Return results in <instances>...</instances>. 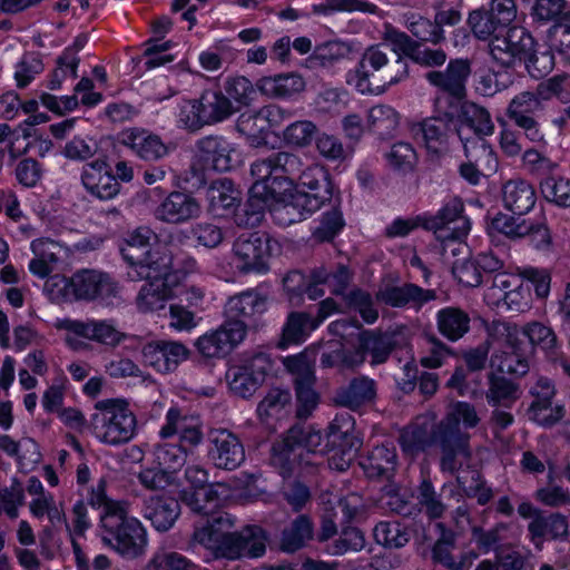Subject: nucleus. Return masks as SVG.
Returning <instances> with one entry per match:
<instances>
[{
    "label": "nucleus",
    "instance_id": "nucleus-27",
    "mask_svg": "<svg viewBox=\"0 0 570 570\" xmlns=\"http://www.w3.org/2000/svg\"><path fill=\"white\" fill-rule=\"evenodd\" d=\"M531 542L539 550L546 540L564 541L569 537V522L566 515L559 512H541L528 524Z\"/></svg>",
    "mask_w": 570,
    "mask_h": 570
},
{
    "label": "nucleus",
    "instance_id": "nucleus-41",
    "mask_svg": "<svg viewBox=\"0 0 570 570\" xmlns=\"http://www.w3.org/2000/svg\"><path fill=\"white\" fill-rule=\"evenodd\" d=\"M198 100L205 126L223 122L236 114V107L222 90H205Z\"/></svg>",
    "mask_w": 570,
    "mask_h": 570
},
{
    "label": "nucleus",
    "instance_id": "nucleus-51",
    "mask_svg": "<svg viewBox=\"0 0 570 570\" xmlns=\"http://www.w3.org/2000/svg\"><path fill=\"white\" fill-rule=\"evenodd\" d=\"M543 198L559 207H570V179L549 175L540 183Z\"/></svg>",
    "mask_w": 570,
    "mask_h": 570
},
{
    "label": "nucleus",
    "instance_id": "nucleus-33",
    "mask_svg": "<svg viewBox=\"0 0 570 570\" xmlns=\"http://www.w3.org/2000/svg\"><path fill=\"white\" fill-rule=\"evenodd\" d=\"M470 75V66L466 60L451 61L445 71H431L426 75L429 82L450 96L461 99L465 92V82Z\"/></svg>",
    "mask_w": 570,
    "mask_h": 570
},
{
    "label": "nucleus",
    "instance_id": "nucleus-19",
    "mask_svg": "<svg viewBox=\"0 0 570 570\" xmlns=\"http://www.w3.org/2000/svg\"><path fill=\"white\" fill-rule=\"evenodd\" d=\"M207 456L215 468L233 471L245 461V449L236 434L216 429L208 434Z\"/></svg>",
    "mask_w": 570,
    "mask_h": 570
},
{
    "label": "nucleus",
    "instance_id": "nucleus-4",
    "mask_svg": "<svg viewBox=\"0 0 570 570\" xmlns=\"http://www.w3.org/2000/svg\"><path fill=\"white\" fill-rule=\"evenodd\" d=\"M351 275L348 269L341 265L334 272L325 267L315 268L307 277L302 272H289L283 281L285 291L291 296L306 294L309 299H317L325 294L326 287L332 294L345 296L350 307L357 311L367 324L377 320V311L373 306L370 294L355 289L345 295Z\"/></svg>",
    "mask_w": 570,
    "mask_h": 570
},
{
    "label": "nucleus",
    "instance_id": "nucleus-13",
    "mask_svg": "<svg viewBox=\"0 0 570 570\" xmlns=\"http://www.w3.org/2000/svg\"><path fill=\"white\" fill-rule=\"evenodd\" d=\"M147 279L137 296V307L144 313H157L165 309L166 303L180 294V287L175 283L176 273L173 264L167 265L158 275H142Z\"/></svg>",
    "mask_w": 570,
    "mask_h": 570
},
{
    "label": "nucleus",
    "instance_id": "nucleus-49",
    "mask_svg": "<svg viewBox=\"0 0 570 570\" xmlns=\"http://www.w3.org/2000/svg\"><path fill=\"white\" fill-rule=\"evenodd\" d=\"M436 529L440 532L439 538L434 542L431 550V559L433 563L441 564L449 570L454 567V556L452 550L455 548V533L448 529L444 523H436Z\"/></svg>",
    "mask_w": 570,
    "mask_h": 570
},
{
    "label": "nucleus",
    "instance_id": "nucleus-52",
    "mask_svg": "<svg viewBox=\"0 0 570 570\" xmlns=\"http://www.w3.org/2000/svg\"><path fill=\"white\" fill-rule=\"evenodd\" d=\"M255 89L256 85L244 76L228 78L224 83V94L236 107V112L254 100Z\"/></svg>",
    "mask_w": 570,
    "mask_h": 570
},
{
    "label": "nucleus",
    "instance_id": "nucleus-31",
    "mask_svg": "<svg viewBox=\"0 0 570 570\" xmlns=\"http://www.w3.org/2000/svg\"><path fill=\"white\" fill-rule=\"evenodd\" d=\"M458 136L462 142H470L473 138L490 136L494 131V125L487 109L475 104H464Z\"/></svg>",
    "mask_w": 570,
    "mask_h": 570
},
{
    "label": "nucleus",
    "instance_id": "nucleus-18",
    "mask_svg": "<svg viewBox=\"0 0 570 570\" xmlns=\"http://www.w3.org/2000/svg\"><path fill=\"white\" fill-rule=\"evenodd\" d=\"M532 36L522 27H512L504 33L499 31L490 42V53L503 66L522 62L533 49Z\"/></svg>",
    "mask_w": 570,
    "mask_h": 570
},
{
    "label": "nucleus",
    "instance_id": "nucleus-25",
    "mask_svg": "<svg viewBox=\"0 0 570 570\" xmlns=\"http://www.w3.org/2000/svg\"><path fill=\"white\" fill-rule=\"evenodd\" d=\"M435 415L431 412L417 415L404 426L399 435L402 451L409 455H417L434 445Z\"/></svg>",
    "mask_w": 570,
    "mask_h": 570
},
{
    "label": "nucleus",
    "instance_id": "nucleus-36",
    "mask_svg": "<svg viewBox=\"0 0 570 570\" xmlns=\"http://www.w3.org/2000/svg\"><path fill=\"white\" fill-rule=\"evenodd\" d=\"M376 396V384L367 376L353 379L348 385L336 390L333 401L336 405L357 410L362 405L372 402Z\"/></svg>",
    "mask_w": 570,
    "mask_h": 570
},
{
    "label": "nucleus",
    "instance_id": "nucleus-26",
    "mask_svg": "<svg viewBox=\"0 0 570 570\" xmlns=\"http://www.w3.org/2000/svg\"><path fill=\"white\" fill-rule=\"evenodd\" d=\"M200 203L190 194L171 191L155 209V217L169 224H183L199 217Z\"/></svg>",
    "mask_w": 570,
    "mask_h": 570
},
{
    "label": "nucleus",
    "instance_id": "nucleus-64",
    "mask_svg": "<svg viewBox=\"0 0 570 570\" xmlns=\"http://www.w3.org/2000/svg\"><path fill=\"white\" fill-rule=\"evenodd\" d=\"M406 26L412 35L422 41L439 43L444 39V31L435 20L431 21L422 16L412 14L407 18Z\"/></svg>",
    "mask_w": 570,
    "mask_h": 570
},
{
    "label": "nucleus",
    "instance_id": "nucleus-48",
    "mask_svg": "<svg viewBox=\"0 0 570 570\" xmlns=\"http://www.w3.org/2000/svg\"><path fill=\"white\" fill-rule=\"evenodd\" d=\"M266 299L255 292H244L233 296L226 304V312L232 317L254 316L266 311Z\"/></svg>",
    "mask_w": 570,
    "mask_h": 570
},
{
    "label": "nucleus",
    "instance_id": "nucleus-58",
    "mask_svg": "<svg viewBox=\"0 0 570 570\" xmlns=\"http://www.w3.org/2000/svg\"><path fill=\"white\" fill-rule=\"evenodd\" d=\"M417 500L430 519H440L446 511L441 493H438L430 479H423L417 488Z\"/></svg>",
    "mask_w": 570,
    "mask_h": 570
},
{
    "label": "nucleus",
    "instance_id": "nucleus-1",
    "mask_svg": "<svg viewBox=\"0 0 570 570\" xmlns=\"http://www.w3.org/2000/svg\"><path fill=\"white\" fill-rule=\"evenodd\" d=\"M298 156L279 151L250 165L252 186L243 209L235 214L240 227L261 224L268 210L279 226L302 222L320 209L333 194L327 169L315 163L298 175L299 191L293 176L301 168Z\"/></svg>",
    "mask_w": 570,
    "mask_h": 570
},
{
    "label": "nucleus",
    "instance_id": "nucleus-15",
    "mask_svg": "<svg viewBox=\"0 0 570 570\" xmlns=\"http://www.w3.org/2000/svg\"><path fill=\"white\" fill-rule=\"evenodd\" d=\"M196 156L217 171H229L243 165L240 146L223 136H207L196 144Z\"/></svg>",
    "mask_w": 570,
    "mask_h": 570
},
{
    "label": "nucleus",
    "instance_id": "nucleus-61",
    "mask_svg": "<svg viewBox=\"0 0 570 570\" xmlns=\"http://www.w3.org/2000/svg\"><path fill=\"white\" fill-rule=\"evenodd\" d=\"M471 480L465 475L458 474L456 483L469 498H476L480 505L488 504L493 498L492 489L485 485L481 473L478 470L470 471Z\"/></svg>",
    "mask_w": 570,
    "mask_h": 570
},
{
    "label": "nucleus",
    "instance_id": "nucleus-39",
    "mask_svg": "<svg viewBox=\"0 0 570 570\" xmlns=\"http://www.w3.org/2000/svg\"><path fill=\"white\" fill-rule=\"evenodd\" d=\"M206 199L213 214L224 215L239 205L242 193L230 179L219 178L208 186Z\"/></svg>",
    "mask_w": 570,
    "mask_h": 570
},
{
    "label": "nucleus",
    "instance_id": "nucleus-53",
    "mask_svg": "<svg viewBox=\"0 0 570 570\" xmlns=\"http://www.w3.org/2000/svg\"><path fill=\"white\" fill-rule=\"evenodd\" d=\"M532 17L538 21H553V26L562 24L570 21V6L564 0H535Z\"/></svg>",
    "mask_w": 570,
    "mask_h": 570
},
{
    "label": "nucleus",
    "instance_id": "nucleus-29",
    "mask_svg": "<svg viewBox=\"0 0 570 570\" xmlns=\"http://www.w3.org/2000/svg\"><path fill=\"white\" fill-rule=\"evenodd\" d=\"M451 116L452 112L445 111L443 117L426 118L413 126L414 136L422 140L431 155H440L446 150Z\"/></svg>",
    "mask_w": 570,
    "mask_h": 570
},
{
    "label": "nucleus",
    "instance_id": "nucleus-46",
    "mask_svg": "<svg viewBox=\"0 0 570 570\" xmlns=\"http://www.w3.org/2000/svg\"><path fill=\"white\" fill-rule=\"evenodd\" d=\"M520 394V387L514 382L493 372L489 374V389L485 397L491 406L511 407Z\"/></svg>",
    "mask_w": 570,
    "mask_h": 570
},
{
    "label": "nucleus",
    "instance_id": "nucleus-2",
    "mask_svg": "<svg viewBox=\"0 0 570 570\" xmlns=\"http://www.w3.org/2000/svg\"><path fill=\"white\" fill-rule=\"evenodd\" d=\"M55 327L65 331V340L72 348H78L86 342H95L111 347L122 345L126 351L140 352L142 356H187L188 354L187 348L176 341L151 335L125 334L118 330L114 320L57 318Z\"/></svg>",
    "mask_w": 570,
    "mask_h": 570
},
{
    "label": "nucleus",
    "instance_id": "nucleus-55",
    "mask_svg": "<svg viewBox=\"0 0 570 570\" xmlns=\"http://www.w3.org/2000/svg\"><path fill=\"white\" fill-rule=\"evenodd\" d=\"M345 222L341 210L333 208L321 215L317 225L312 230V238L323 243L334 239L344 228Z\"/></svg>",
    "mask_w": 570,
    "mask_h": 570
},
{
    "label": "nucleus",
    "instance_id": "nucleus-32",
    "mask_svg": "<svg viewBox=\"0 0 570 570\" xmlns=\"http://www.w3.org/2000/svg\"><path fill=\"white\" fill-rule=\"evenodd\" d=\"M118 141L141 159L154 160L167 154V147L159 137L144 129H124L118 136Z\"/></svg>",
    "mask_w": 570,
    "mask_h": 570
},
{
    "label": "nucleus",
    "instance_id": "nucleus-45",
    "mask_svg": "<svg viewBox=\"0 0 570 570\" xmlns=\"http://www.w3.org/2000/svg\"><path fill=\"white\" fill-rule=\"evenodd\" d=\"M326 436L328 446H361V440L355 433V420L347 412L335 415L328 425Z\"/></svg>",
    "mask_w": 570,
    "mask_h": 570
},
{
    "label": "nucleus",
    "instance_id": "nucleus-8",
    "mask_svg": "<svg viewBox=\"0 0 570 570\" xmlns=\"http://www.w3.org/2000/svg\"><path fill=\"white\" fill-rule=\"evenodd\" d=\"M148 227H139L128 234L120 246L124 259L128 264V277L139 281L142 275H158L167 265L173 264V255L166 245L149 248L155 238Z\"/></svg>",
    "mask_w": 570,
    "mask_h": 570
},
{
    "label": "nucleus",
    "instance_id": "nucleus-38",
    "mask_svg": "<svg viewBox=\"0 0 570 570\" xmlns=\"http://www.w3.org/2000/svg\"><path fill=\"white\" fill-rule=\"evenodd\" d=\"M502 202L510 212L517 215H524L535 205V190L524 179H512L502 187Z\"/></svg>",
    "mask_w": 570,
    "mask_h": 570
},
{
    "label": "nucleus",
    "instance_id": "nucleus-63",
    "mask_svg": "<svg viewBox=\"0 0 570 570\" xmlns=\"http://www.w3.org/2000/svg\"><path fill=\"white\" fill-rule=\"evenodd\" d=\"M399 125V115L394 108L386 105L372 107L367 114V127L379 134H387Z\"/></svg>",
    "mask_w": 570,
    "mask_h": 570
},
{
    "label": "nucleus",
    "instance_id": "nucleus-21",
    "mask_svg": "<svg viewBox=\"0 0 570 570\" xmlns=\"http://www.w3.org/2000/svg\"><path fill=\"white\" fill-rule=\"evenodd\" d=\"M33 257L28 264L29 272L40 278H47L60 264L72 255V249L55 239L39 237L30 243Z\"/></svg>",
    "mask_w": 570,
    "mask_h": 570
},
{
    "label": "nucleus",
    "instance_id": "nucleus-20",
    "mask_svg": "<svg viewBox=\"0 0 570 570\" xmlns=\"http://www.w3.org/2000/svg\"><path fill=\"white\" fill-rule=\"evenodd\" d=\"M299 449L289 440L287 432L282 440L273 443L269 463L284 480L302 475L304 472L311 473L317 466L318 462L303 456Z\"/></svg>",
    "mask_w": 570,
    "mask_h": 570
},
{
    "label": "nucleus",
    "instance_id": "nucleus-3",
    "mask_svg": "<svg viewBox=\"0 0 570 570\" xmlns=\"http://www.w3.org/2000/svg\"><path fill=\"white\" fill-rule=\"evenodd\" d=\"M208 522L193 533V539L208 549L215 559L235 561L265 554L268 535L262 527L252 524L230 531L235 519L229 513L214 514Z\"/></svg>",
    "mask_w": 570,
    "mask_h": 570
},
{
    "label": "nucleus",
    "instance_id": "nucleus-40",
    "mask_svg": "<svg viewBox=\"0 0 570 570\" xmlns=\"http://www.w3.org/2000/svg\"><path fill=\"white\" fill-rule=\"evenodd\" d=\"M320 326L313 316L303 312H292L283 326L278 346L285 350L304 343Z\"/></svg>",
    "mask_w": 570,
    "mask_h": 570
},
{
    "label": "nucleus",
    "instance_id": "nucleus-14",
    "mask_svg": "<svg viewBox=\"0 0 570 570\" xmlns=\"http://www.w3.org/2000/svg\"><path fill=\"white\" fill-rule=\"evenodd\" d=\"M286 119V111L277 105H267L256 111L240 114L236 128L245 136L250 145L267 144L271 132L278 128Z\"/></svg>",
    "mask_w": 570,
    "mask_h": 570
},
{
    "label": "nucleus",
    "instance_id": "nucleus-44",
    "mask_svg": "<svg viewBox=\"0 0 570 570\" xmlns=\"http://www.w3.org/2000/svg\"><path fill=\"white\" fill-rule=\"evenodd\" d=\"M396 65L397 69L395 73L384 85L373 86L372 82L370 81V71L361 68V66H358L354 73L350 75L347 81L351 86L355 87V89L363 95H381L385 92L389 87L403 81L407 77V63H405L402 59H399L396 61Z\"/></svg>",
    "mask_w": 570,
    "mask_h": 570
},
{
    "label": "nucleus",
    "instance_id": "nucleus-10",
    "mask_svg": "<svg viewBox=\"0 0 570 570\" xmlns=\"http://www.w3.org/2000/svg\"><path fill=\"white\" fill-rule=\"evenodd\" d=\"M471 435L455 424L454 419L442 417L435 421L434 445L440 450V470L458 474L472 459Z\"/></svg>",
    "mask_w": 570,
    "mask_h": 570
},
{
    "label": "nucleus",
    "instance_id": "nucleus-12",
    "mask_svg": "<svg viewBox=\"0 0 570 570\" xmlns=\"http://www.w3.org/2000/svg\"><path fill=\"white\" fill-rule=\"evenodd\" d=\"M277 243L258 233L240 235L233 245V264L239 273L264 274Z\"/></svg>",
    "mask_w": 570,
    "mask_h": 570
},
{
    "label": "nucleus",
    "instance_id": "nucleus-30",
    "mask_svg": "<svg viewBox=\"0 0 570 570\" xmlns=\"http://www.w3.org/2000/svg\"><path fill=\"white\" fill-rule=\"evenodd\" d=\"M239 363L232 364L226 372L230 391L243 397H250L265 380L263 370H255L248 358H236Z\"/></svg>",
    "mask_w": 570,
    "mask_h": 570
},
{
    "label": "nucleus",
    "instance_id": "nucleus-23",
    "mask_svg": "<svg viewBox=\"0 0 570 570\" xmlns=\"http://www.w3.org/2000/svg\"><path fill=\"white\" fill-rule=\"evenodd\" d=\"M81 184L91 196L101 200L112 199L120 191L119 181H117L111 166L105 158L83 165Z\"/></svg>",
    "mask_w": 570,
    "mask_h": 570
},
{
    "label": "nucleus",
    "instance_id": "nucleus-9",
    "mask_svg": "<svg viewBox=\"0 0 570 570\" xmlns=\"http://www.w3.org/2000/svg\"><path fill=\"white\" fill-rule=\"evenodd\" d=\"M90 428L100 441L116 445L134 438L137 421L125 400L107 399L95 404Z\"/></svg>",
    "mask_w": 570,
    "mask_h": 570
},
{
    "label": "nucleus",
    "instance_id": "nucleus-17",
    "mask_svg": "<svg viewBox=\"0 0 570 570\" xmlns=\"http://www.w3.org/2000/svg\"><path fill=\"white\" fill-rule=\"evenodd\" d=\"M567 81V77L556 76L541 82L534 92L523 91L517 95L509 105V117L515 122L527 124L528 119L534 118L533 116L543 108L544 101L561 94Z\"/></svg>",
    "mask_w": 570,
    "mask_h": 570
},
{
    "label": "nucleus",
    "instance_id": "nucleus-7",
    "mask_svg": "<svg viewBox=\"0 0 570 570\" xmlns=\"http://www.w3.org/2000/svg\"><path fill=\"white\" fill-rule=\"evenodd\" d=\"M100 529L104 543L122 557L135 559L145 552L146 530L121 504L100 513Z\"/></svg>",
    "mask_w": 570,
    "mask_h": 570
},
{
    "label": "nucleus",
    "instance_id": "nucleus-54",
    "mask_svg": "<svg viewBox=\"0 0 570 570\" xmlns=\"http://www.w3.org/2000/svg\"><path fill=\"white\" fill-rule=\"evenodd\" d=\"M289 440H293L296 445L301 449L303 456L309 460L316 458L317 449L322 444V434L320 431H315L311 426H304L295 424L287 430Z\"/></svg>",
    "mask_w": 570,
    "mask_h": 570
},
{
    "label": "nucleus",
    "instance_id": "nucleus-50",
    "mask_svg": "<svg viewBox=\"0 0 570 570\" xmlns=\"http://www.w3.org/2000/svg\"><path fill=\"white\" fill-rule=\"evenodd\" d=\"M468 159H473L485 175L497 171L499 161L495 153L483 138H473L470 142H462Z\"/></svg>",
    "mask_w": 570,
    "mask_h": 570
},
{
    "label": "nucleus",
    "instance_id": "nucleus-37",
    "mask_svg": "<svg viewBox=\"0 0 570 570\" xmlns=\"http://www.w3.org/2000/svg\"><path fill=\"white\" fill-rule=\"evenodd\" d=\"M142 513L157 531L165 532L179 517L180 504L170 497H151L145 502Z\"/></svg>",
    "mask_w": 570,
    "mask_h": 570
},
{
    "label": "nucleus",
    "instance_id": "nucleus-56",
    "mask_svg": "<svg viewBox=\"0 0 570 570\" xmlns=\"http://www.w3.org/2000/svg\"><path fill=\"white\" fill-rule=\"evenodd\" d=\"M518 215V217L510 216L508 214H498L493 217L490 224V229L500 234H503L510 238H520L532 228V222Z\"/></svg>",
    "mask_w": 570,
    "mask_h": 570
},
{
    "label": "nucleus",
    "instance_id": "nucleus-11",
    "mask_svg": "<svg viewBox=\"0 0 570 570\" xmlns=\"http://www.w3.org/2000/svg\"><path fill=\"white\" fill-rule=\"evenodd\" d=\"M462 212V202L452 197L443 204L438 214L420 215V220L425 229L432 230L441 242H450L448 246L451 247V253L454 256L464 254L468 249L465 244L456 242L468 235L471 228L469 218L463 216Z\"/></svg>",
    "mask_w": 570,
    "mask_h": 570
},
{
    "label": "nucleus",
    "instance_id": "nucleus-16",
    "mask_svg": "<svg viewBox=\"0 0 570 570\" xmlns=\"http://www.w3.org/2000/svg\"><path fill=\"white\" fill-rule=\"evenodd\" d=\"M283 363L293 375L297 401L296 416L307 419L318 403V394L314 390V362L312 358H283Z\"/></svg>",
    "mask_w": 570,
    "mask_h": 570
},
{
    "label": "nucleus",
    "instance_id": "nucleus-24",
    "mask_svg": "<svg viewBox=\"0 0 570 570\" xmlns=\"http://www.w3.org/2000/svg\"><path fill=\"white\" fill-rule=\"evenodd\" d=\"M75 301L99 299L110 304L118 293L117 284L101 272L83 269L73 274Z\"/></svg>",
    "mask_w": 570,
    "mask_h": 570
},
{
    "label": "nucleus",
    "instance_id": "nucleus-60",
    "mask_svg": "<svg viewBox=\"0 0 570 570\" xmlns=\"http://www.w3.org/2000/svg\"><path fill=\"white\" fill-rule=\"evenodd\" d=\"M187 452L178 444H158L155 448L156 463L171 472L173 475L186 463Z\"/></svg>",
    "mask_w": 570,
    "mask_h": 570
},
{
    "label": "nucleus",
    "instance_id": "nucleus-47",
    "mask_svg": "<svg viewBox=\"0 0 570 570\" xmlns=\"http://www.w3.org/2000/svg\"><path fill=\"white\" fill-rule=\"evenodd\" d=\"M435 298V293L431 289H423L413 284H406L401 287H394L383 293L382 299L396 307L414 303L417 306Z\"/></svg>",
    "mask_w": 570,
    "mask_h": 570
},
{
    "label": "nucleus",
    "instance_id": "nucleus-43",
    "mask_svg": "<svg viewBox=\"0 0 570 570\" xmlns=\"http://www.w3.org/2000/svg\"><path fill=\"white\" fill-rule=\"evenodd\" d=\"M470 316L459 307H444L436 313L439 332L449 341L456 342L470 330Z\"/></svg>",
    "mask_w": 570,
    "mask_h": 570
},
{
    "label": "nucleus",
    "instance_id": "nucleus-5",
    "mask_svg": "<svg viewBox=\"0 0 570 570\" xmlns=\"http://www.w3.org/2000/svg\"><path fill=\"white\" fill-rule=\"evenodd\" d=\"M524 282L533 285L538 298L549 296L550 272L546 268L529 266L519 267L515 273H497L492 284L484 291L483 301L491 308L523 313L532 305V294Z\"/></svg>",
    "mask_w": 570,
    "mask_h": 570
},
{
    "label": "nucleus",
    "instance_id": "nucleus-42",
    "mask_svg": "<svg viewBox=\"0 0 570 570\" xmlns=\"http://www.w3.org/2000/svg\"><path fill=\"white\" fill-rule=\"evenodd\" d=\"M314 538V523L307 514L297 515L282 531L279 548L284 552H296Z\"/></svg>",
    "mask_w": 570,
    "mask_h": 570
},
{
    "label": "nucleus",
    "instance_id": "nucleus-28",
    "mask_svg": "<svg viewBox=\"0 0 570 570\" xmlns=\"http://www.w3.org/2000/svg\"><path fill=\"white\" fill-rule=\"evenodd\" d=\"M360 466L370 480L390 482L396 472V450L393 445L389 444L374 446L360 461Z\"/></svg>",
    "mask_w": 570,
    "mask_h": 570
},
{
    "label": "nucleus",
    "instance_id": "nucleus-34",
    "mask_svg": "<svg viewBox=\"0 0 570 570\" xmlns=\"http://www.w3.org/2000/svg\"><path fill=\"white\" fill-rule=\"evenodd\" d=\"M181 501L189 507L193 512L199 515V520L195 521L194 533L197 532L200 527L209 523L208 521L214 514L225 513L224 511L217 510L220 498L214 484L205 489L184 490L181 492Z\"/></svg>",
    "mask_w": 570,
    "mask_h": 570
},
{
    "label": "nucleus",
    "instance_id": "nucleus-59",
    "mask_svg": "<svg viewBox=\"0 0 570 570\" xmlns=\"http://www.w3.org/2000/svg\"><path fill=\"white\" fill-rule=\"evenodd\" d=\"M316 131V125L309 120L294 121L284 129L283 140L289 147L304 148L311 145Z\"/></svg>",
    "mask_w": 570,
    "mask_h": 570
},
{
    "label": "nucleus",
    "instance_id": "nucleus-6",
    "mask_svg": "<svg viewBox=\"0 0 570 570\" xmlns=\"http://www.w3.org/2000/svg\"><path fill=\"white\" fill-rule=\"evenodd\" d=\"M489 347L482 356L492 354L503 346L511 348L512 353L554 354L559 351L560 344L554 331L541 322H530L522 327L505 322L494 321L488 327ZM476 356H480L479 354Z\"/></svg>",
    "mask_w": 570,
    "mask_h": 570
},
{
    "label": "nucleus",
    "instance_id": "nucleus-57",
    "mask_svg": "<svg viewBox=\"0 0 570 570\" xmlns=\"http://www.w3.org/2000/svg\"><path fill=\"white\" fill-rule=\"evenodd\" d=\"M375 541L386 548H402L409 540L410 535L406 529L399 522H380L373 530Z\"/></svg>",
    "mask_w": 570,
    "mask_h": 570
},
{
    "label": "nucleus",
    "instance_id": "nucleus-35",
    "mask_svg": "<svg viewBox=\"0 0 570 570\" xmlns=\"http://www.w3.org/2000/svg\"><path fill=\"white\" fill-rule=\"evenodd\" d=\"M305 80L297 73L265 76L256 81L257 90L268 98L291 99L305 89Z\"/></svg>",
    "mask_w": 570,
    "mask_h": 570
},
{
    "label": "nucleus",
    "instance_id": "nucleus-22",
    "mask_svg": "<svg viewBox=\"0 0 570 570\" xmlns=\"http://www.w3.org/2000/svg\"><path fill=\"white\" fill-rule=\"evenodd\" d=\"M246 335V326L235 320L224 323L220 328L207 332L196 341V347L202 356H219L229 354Z\"/></svg>",
    "mask_w": 570,
    "mask_h": 570
},
{
    "label": "nucleus",
    "instance_id": "nucleus-62",
    "mask_svg": "<svg viewBox=\"0 0 570 570\" xmlns=\"http://www.w3.org/2000/svg\"><path fill=\"white\" fill-rule=\"evenodd\" d=\"M292 395L289 391L278 387L267 392L264 399L257 405V414L262 421L277 416L287 405L291 404Z\"/></svg>",
    "mask_w": 570,
    "mask_h": 570
}]
</instances>
